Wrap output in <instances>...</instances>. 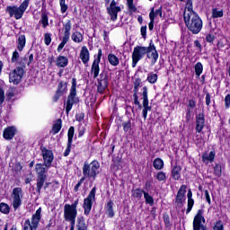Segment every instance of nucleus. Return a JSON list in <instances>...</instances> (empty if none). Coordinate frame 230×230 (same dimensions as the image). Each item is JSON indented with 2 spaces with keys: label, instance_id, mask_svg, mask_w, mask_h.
Returning a JSON list of instances; mask_svg holds the SVG:
<instances>
[{
  "label": "nucleus",
  "instance_id": "nucleus-1",
  "mask_svg": "<svg viewBox=\"0 0 230 230\" xmlns=\"http://www.w3.org/2000/svg\"><path fill=\"white\" fill-rule=\"evenodd\" d=\"M183 21L185 22L187 30H189V31H190L192 35H199V33H200V31H202V19H200L199 13H186V12H184Z\"/></svg>",
  "mask_w": 230,
  "mask_h": 230
},
{
  "label": "nucleus",
  "instance_id": "nucleus-2",
  "mask_svg": "<svg viewBox=\"0 0 230 230\" xmlns=\"http://www.w3.org/2000/svg\"><path fill=\"white\" fill-rule=\"evenodd\" d=\"M78 199H76L72 205L66 204L64 206V219L66 222L70 223V230H75V225L76 224V217L78 215Z\"/></svg>",
  "mask_w": 230,
  "mask_h": 230
},
{
  "label": "nucleus",
  "instance_id": "nucleus-3",
  "mask_svg": "<svg viewBox=\"0 0 230 230\" xmlns=\"http://www.w3.org/2000/svg\"><path fill=\"white\" fill-rule=\"evenodd\" d=\"M98 173H100V163L98 161L93 160L91 164L84 162L83 166V178L96 181Z\"/></svg>",
  "mask_w": 230,
  "mask_h": 230
},
{
  "label": "nucleus",
  "instance_id": "nucleus-4",
  "mask_svg": "<svg viewBox=\"0 0 230 230\" xmlns=\"http://www.w3.org/2000/svg\"><path fill=\"white\" fill-rule=\"evenodd\" d=\"M30 5V0H24L20 6L16 5H8L5 8L6 13H9V17H13L16 20L22 19V16L24 15V12L28 9V6Z\"/></svg>",
  "mask_w": 230,
  "mask_h": 230
},
{
  "label": "nucleus",
  "instance_id": "nucleus-5",
  "mask_svg": "<svg viewBox=\"0 0 230 230\" xmlns=\"http://www.w3.org/2000/svg\"><path fill=\"white\" fill-rule=\"evenodd\" d=\"M44 164H35V172L37 173V189L36 191L40 195V191L42 190V188H44V184L46 182V179H48V170L44 167Z\"/></svg>",
  "mask_w": 230,
  "mask_h": 230
},
{
  "label": "nucleus",
  "instance_id": "nucleus-6",
  "mask_svg": "<svg viewBox=\"0 0 230 230\" xmlns=\"http://www.w3.org/2000/svg\"><path fill=\"white\" fill-rule=\"evenodd\" d=\"M40 220H42V208L40 207L32 215L31 221L30 219L25 220L23 230H37Z\"/></svg>",
  "mask_w": 230,
  "mask_h": 230
},
{
  "label": "nucleus",
  "instance_id": "nucleus-7",
  "mask_svg": "<svg viewBox=\"0 0 230 230\" xmlns=\"http://www.w3.org/2000/svg\"><path fill=\"white\" fill-rule=\"evenodd\" d=\"M79 102H80V99L76 97V78L74 77L72 78V86L66 100V114H69V112L73 109V105L78 103Z\"/></svg>",
  "mask_w": 230,
  "mask_h": 230
},
{
  "label": "nucleus",
  "instance_id": "nucleus-8",
  "mask_svg": "<svg viewBox=\"0 0 230 230\" xmlns=\"http://www.w3.org/2000/svg\"><path fill=\"white\" fill-rule=\"evenodd\" d=\"M149 49L150 45L148 47L137 46L134 48L132 53V67H136L137 66V62L145 58V56L147 55Z\"/></svg>",
  "mask_w": 230,
  "mask_h": 230
},
{
  "label": "nucleus",
  "instance_id": "nucleus-9",
  "mask_svg": "<svg viewBox=\"0 0 230 230\" xmlns=\"http://www.w3.org/2000/svg\"><path fill=\"white\" fill-rule=\"evenodd\" d=\"M93 200H96V187H93L87 198L84 199L83 208L86 217H89V213H91V209H93Z\"/></svg>",
  "mask_w": 230,
  "mask_h": 230
},
{
  "label": "nucleus",
  "instance_id": "nucleus-10",
  "mask_svg": "<svg viewBox=\"0 0 230 230\" xmlns=\"http://www.w3.org/2000/svg\"><path fill=\"white\" fill-rule=\"evenodd\" d=\"M13 208L14 211H17L22 205V188L16 187L13 190L12 193Z\"/></svg>",
  "mask_w": 230,
  "mask_h": 230
},
{
  "label": "nucleus",
  "instance_id": "nucleus-11",
  "mask_svg": "<svg viewBox=\"0 0 230 230\" xmlns=\"http://www.w3.org/2000/svg\"><path fill=\"white\" fill-rule=\"evenodd\" d=\"M22 76H24L22 67H16L9 73V82L10 84H13V85H19L22 80Z\"/></svg>",
  "mask_w": 230,
  "mask_h": 230
},
{
  "label": "nucleus",
  "instance_id": "nucleus-12",
  "mask_svg": "<svg viewBox=\"0 0 230 230\" xmlns=\"http://www.w3.org/2000/svg\"><path fill=\"white\" fill-rule=\"evenodd\" d=\"M97 92L100 94H103L107 87H109V75L107 74V72H102L99 75V78L97 79Z\"/></svg>",
  "mask_w": 230,
  "mask_h": 230
},
{
  "label": "nucleus",
  "instance_id": "nucleus-13",
  "mask_svg": "<svg viewBox=\"0 0 230 230\" xmlns=\"http://www.w3.org/2000/svg\"><path fill=\"white\" fill-rule=\"evenodd\" d=\"M64 26V35L61 43L58 47V51L60 53L64 49L66 42H69V38L71 37V20H68Z\"/></svg>",
  "mask_w": 230,
  "mask_h": 230
},
{
  "label": "nucleus",
  "instance_id": "nucleus-14",
  "mask_svg": "<svg viewBox=\"0 0 230 230\" xmlns=\"http://www.w3.org/2000/svg\"><path fill=\"white\" fill-rule=\"evenodd\" d=\"M146 58L150 60V66H155L157 60H159V52L154 44L153 40L149 42V49L147 50Z\"/></svg>",
  "mask_w": 230,
  "mask_h": 230
},
{
  "label": "nucleus",
  "instance_id": "nucleus-15",
  "mask_svg": "<svg viewBox=\"0 0 230 230\" xmlns=\"http://www.w3.org/2000/svg\"><path fill=\"white\" fill-rule=\"evenodd\" d=\"M142 99H143V118L144 119H146V117L148 116V111H152V106L148 105V88L146 86H144L142 88Z\"/></svg>",
  "mask_w": 230,
  "mask_h": 230
},
{
  "label": "nucleus",
  "instance_id": "nucleus-16",
  "mask_svg": "<svg viewBox=\"0 0 230 230\" xmlns=\"http://www.w3.org/2000/svg\"><path fill=\"white\" fill-rule=\"evenodd\" d=\"M116 0H112L110 5L106 8L108 14L111 17V21H118V13L121 12V7L116 5Z\"/></svg>",
  "mask_w": 230,
  "mask_h": 230
},
{
  "label": "nucleus",
  "instance_id": "nucleus-17",
  "mask_svg": "<svg viewBox=\"0 0 230 230\" xmlns=\"http://www.w3.org/2000/svg\"><path fill=\"white\" fill-rule=\"evenodd\" d=\"M40 150L44 161V166H46V168H50L51 164L53 163V159H55V156L53 155V151L42 146L40 147Z\"/></svg>",
  "mask_w": 230,
  "mask_h": 230
},
{
  "label": "nucleus",
  "instance_id": "nucleus-18",
  "mask_svg": "<svg viewBox=\"0 0 230 230\" xmlns=\"http://www.w3.org/2000/svg\"><path fill=\"white\" fill-rule=\"evenodd\" d=\"M67 144H66V148L63 154L64 157H67L69 154H71V146L73 145V137H75V127L71 126L68 129L67 133Z\"/></svg>",
  "mask_w": 230,
  "mask_h": 230
},
{
  "label": "nucleus",
  "instance_id": "nucleus-19",
  "mask_svg": "<svg viewBox=\"0 0 230 230\" xmlns=\"http://www.w3.org/2000/svg\"><path fill=\"white\" fill-rule=\"evenodd\" d=\"M205 125H206V118H205L204 112L199 113L196 116V128H195L196 132L200 134V132H202V130L204 129Z\"/></svg>",
  "mask_w": 230,
  "mask_h": 230
},
{
  "label": "nucleus",
  "instance_id": "nucleus-20",
  "mask_svg": "<svg viewBox=\"0 0 230 230\" xmlns=\"http://www.w3.org/2000/svg\"><path fill=\"white\" fill-rule=\"evenodd\" d=\"M15 134H17V128L15 126H9L4 129L3 137L6 141H12L15 137Z\"/></svg>",
  "mask_w": 230,
  "mask_h": 230
},
{
  "label": "nucleus",
  "instance_id": "nucleus-21",
  "mask_svg": "<svg viewBox=\"0 0 230 230\" xmlns=\"http://www.w3.org/2000/svg\"><path fill=\"white\" fill-rule=\"evenodd\" d=\"M186 185H181L179 189L175 200V202H178V204L183 205L184 202H186Z\"/></svg>",
  "mask_w": 230,
  "mask_h": 230
},
{
  "label": "nucleus",
  "instance_id": "nucleus-22",
  "mask_svg": "<svg viewBox=\"0 0 230 230\" xmlns=\"http://www.w3.org/2000/svg\"><path fill=\"white\" fill-rule=\"evenodd\" d=\"M105 213L109 218H114V201L110 200L104 207Z\"/></svg>",
  "mask_w": 230,
  "mask_h": 230
},
{
  "label": "nucleus",
  "instance_id": "nucleus-23",
  "mask_svg": "<svg viewBox=\"0 0 230 230\" xmlns=\"http://www.w3.org/2000/svg\"><path fill=\"white\" fill-rule=\"evenodd\" d=\"M79 58H81L83 64L89 63L90 54H89V49H87V47H85V46L82 47Z\"/></svg>",
  "mask_w": 230,
  "mask_h": 230
},
{
  "label": "nucleus",
  "instance_id": "nucleus-24",
  "mask_svg": "<svg viewBox=\"0 0 230 230\" xmlns=\"http://www.w3.org/2000/svg\"><path fill=\"white\" fill-rule=\"evenodd\" d=\"M181 171L182 167H181V165H174L171 172V177H172L174 181H179L181 179Z\"/></svg>",
  "mask_w": 230,
  "mask_h": 230
},
{
  "label": "nucleus",
  "instance_id": "nucleus-25",
  "mask_svg": "<svg viewBox=\"0 0 230 230\" xmlns=\"http://www.w3.org/2000/svg\"><path fill=\"white\" fill-rule=\"evenodd\" d=\"M91 73L92 75L93 74V78H98V76L100 75V61L93 60L92 64Z\"/></svg>",
  "mask_w": 230,
  "mask_h": 230
},
{
  "label": "nucleus",
  "instance_id": "nucleus-26",
  "mask_svg": "<svg viewBox=\"0 0 230 230\" xmlns=\"http://www.w3.org/2000/svg\"><path fill=\"white\" fill-rule=\"evenodd\" d=\"M69 64V59L66 57L59 56L56 60V66L58 67H66Z\"/></svg>",
  "mask_w": 230,
  "mask_h": 230
},
{
  "label": "nucleus",
  "instance_id": "nucleus-27",
  "mask_svg": "<svg viewBox=\"0 0 230 230\" xmlns=\"http://www.w3.org/2000/svg\"><path fill=\"white\" fill-rule=\"evenodd\" d=\"M25 46H26V36L24 34H22L18 37V40H17L18 51H22Z\"/></svg>",
  "mask_w": 230,
  "mask_h": 230
},
{
  "label": "nucleus",
  "instance_id": "nucleus-28",
  "mask_svg": "<svg viewBox=\"0 0 230 230\" xmlns=\"http://www.w3.org/2000/svg\"><path fill=\"white\" fill-rule=\"evenodd\" d=\"M215 155H217V153L215 152V150L210 151L208 155L203 154L202 155L203 163H208V161L209 163H213V161H215Z\"/></svg>",
  "mask_w": 230,
  "mask_h": 230
},
{
  "label": "nucleus",
  "instance_id": "nucleus-29",
  "mask_svg": "<svg viewBox=\"0 0 230 230\" xmlns=\"http://www.w3.org/2000/svg\"><path fill=\"white\" fill-rule=\"evenodd\" d=\"M215 155H217V153L215 152V150L210 151L208 155L203 154L202 155L203 163H208V161L209 163H213V161H215Z\"/></svg>",
  "mask_w": 230,
  "mask_h": 230
},
{
  "label": "nucleus",
  "instance_id": "nucleus-30",
  "mask_svg": "<svg viewBox=\"0 0 230 230\" xmlns=\"http://www.w3.org/2000/svg\"><path fill=\"white\" fill-rule=\"evenodd\" d=\"M62 128V119H58L52 126V134H58Z\"/></svg>",
  "mask_w": 230,
  "mask_h": 230
},
{
  "label": "nucleus",
  "instance_id": "nucleus-31",
  "mask_svg": "<svg viewBox=\"0 0 230 230\" xmlns=\"http://www.w3.org/2000/svg\"><path fill=\"white\" fill-rule=\"evenodd\" d=\"M108 61L114 67H116V66H119V58H118V57H116L114 54L108 55Z\"/></svg>",
  "mask_w": 230,
  "mask_h": 230
},
{
  "label": "nucleus",
  "instance_id": "nucleus-32",
  "mask_svg": "<svg viewBox=\"0 0 230 230\" xmlns=\"http://www.w3.org/2000/svg\"><path fill=\"white\" fill-rule=\"evenodd\" d=\"M153 166L155 170H163L164 168V162L161 158H155L153 162Z\"/></svg>",
  "mask_w": 230,
  "mask_h": 230
},
{
  "label": "nucleus",
  "instance_id": "nucleus-33",
  "mask_svg": "<svg viewBox=\"0 0 230 230\" xmlns=\"http://www.w3.org/2000/svg\"><path fill=\"white\" fill-rule=\"evenodd\" d=\"M71 39L74 42L80 44L84 40V35L80 31H75L72 34Z\"/></svg>",
  "mask_w": 230,
  "mask_h": 230
},
{
  "label": "nucleus",
  "instance_id": "nucleus-34",
  "mask_svg": "<svg viewBox=\"0 0 230 230\" xmlns=\"http://www.w3.org/2000/svg\"><path fill=\"white\" fill-rule=\"evenodd\" d=\"M146 192V191L139 188L131 190L132 197H134V199H141V197H143V195H145Z\"/></svg>",
  "mask_w": 230,
  "mask_h": 230
},
{
  "label": "nucleus",
  "instance_id": "nucleus-35",
  "mask_svg": "<svg viewBox=\"0 0 230 230\" xmlns=\"http://www.w3.org/2000/svg\"><path fill=\"white\" fill-rule=\"evenodd\" d=\"M184 12L186 13H197L195 11H193V0H187Z\"/></svg>",
  "mask_w": 230,
  "mask_h": 230
},
{
  "label": "nucleus",
  "instance_id": "nucleus-36",
  "mask_svg": "<svg viewBox=\"0 0 230 230\" xmlns=\"http://www.w3.org/2000/svg\"><path fill=\"white\" fill-rule=\"evenodd\" d=\"M224 17V10H218L217 8H213L212 9V18L213 19H218Z\"/></svg>",
  "mask_w": 230,
  "mask_h": 230
},
{
  "label": "nucleus",
  "instance_id": "nucleus-37",
  "mask_svg": "<svg viewBox=\"0 0 230 230\" xmlns=\"http://www.w3.org/2000/svg\"><path fill=\"white\" fill-rule=\"evenodd\" d=\"M77 230H87V226H85V220L83 217L77 218Z\"/></svg>",
  "mask_w": 230,
  "mask_h": 230
},
{
  "label": "nucleus",
  "instance_id": "nucleus-38",
  "mask_svg": "<svg viewBox=\"0 0 230 230\" xmlns=\"http://www.w3.org/2000/svg\"><path fill=\"white\" fill-rule=\"evenodd\" d=\"M0 213H3L4 215H9L10 206L4 202L0 203Z\"/></svg>",
  "mask_w": 230,
  "mask_h": 230
},
{
  "label": "nucleus",
  "instance_id": "nucleus-39",
  "mask_svg": "<svg viewBox=\"0 0 230 230\" xmlns=\"http://www.w3.org/2000/svg\"><path fill=\"white\" fill-rule=\"evenodd\" d=\"M40 22H41L43 28H48V26H49L48 14L46 13H41V19H40Z\"/></svg>",
  "mask_w": 230,
  "mask_h": 230
},
{
  "label": "nucleus",
  "instance_id": "nucleus-40",
  "mask_svg": "<svg viewBox=\"0 0 230 230\" xmlns=\"http://www.w3.org/2000/svg\"><path fill=\"white\" fill-rule=\"evenodd\" d=\"M18 64L20 66H16V67H22V69L24 71V69H26V64L28 66V55H25L23 58H22L18 61Z\"/></svg>",
  "mask_w": 230,
  "mask_h": 230
},
{
  "label": "nucleus",
  "instance_id": "nucleus-41",
  "mask_svg": "<svg viewBox=\"0 0 230 230\" xmlns=\"http://www.w3.org/2000/svg\"><path fill=\"white\" fill-rule=\"evenodd\" d=\"M194 69H195L196 75L199 77L200 76V75H202V71H204V66H202V63L198 62L195 65Z\"/></svg>",
  "mask_w": 230,
  "mask_h": 230
},
{
  "label": "nucleus",
  "instance_id": "nucleus-42",
  "mask_svg": "<svg viewBox=\"0 0 230 230\" xmlns=\"http://www.w3.org/2000/svg\"><path fill=\"white\" fill-rule=\"evenodd\" d=\"M157 78H158V75L157 74H154V72H150L148 75H147V82H149V84H155V82H157Z\"/></svg>",
  "mask_w": 230,
  "mask_h": 230
},
{
  "label": "nucleus",
  "instance_id": "nucleus-43",
  "mask_svg": "<svg viewBox=\"0 0 230 230\" xmlns=\"http://www.w3.org/2000/svg\"><path fill=\"white\" fill-rule=\"evenodd\" d=\"M58 92L64 94V93H67V83H64V81H61L58 84Z\"/></svg>",
  "mask_w": 230,
  "mask_h": 230
},
{
  "label": "nucleus",
  "instance_id": "nucleus-44",
  "mask_svg": "<svg viewBox=\"0 0 230 230\" xmlns=\"http://www.w3.org/2000/svg\"><path fill=\"white\" fill-rule=\"evenodd\" d=\"M214 175H216V177H222V164H216L214 166Z\"/></svg>",
  "mask_w": 230,
  "mask_h": 230
},
{
  "label": "nucleus",
  "instance_id": "nucleus-45",
  "mask_svg": "<svg viewBox=\"0 0 230 230\" xmlns=\"http://www.w3.org/2000/svg\"><path fill=\"white\" fill-rule=\"evenodd\" d=\"M163 218H164V222L165 224V227H167L168 229H172V222L170 221V216L165 213L163 215Z\"/></svg>",
  "mask_w": 230,
  "mask_h": 230
},
{
  "label": "nucleus",
  "instance_id": "nucleus-46",
  "mask_svg": "<svg viewBox=\"0 0 230 230\" xmlns=\"http://www.w3.org/2000/svg\"><path fill=\"white\" fill-rule=\"evenodd\" d=\"M144 199L146 200V204H148L149 206L154 205V197L148 194V192H144Z\"/></svg>",
  "mask_w": 230,
  "mask_h": 230
},
{
  "label": "nucleus",
  "instance_id": "nucleus-47",
  "mask_svg": "<svg viewBox=\"0 0 230 230\" xmlns=\"http://www.w3.org/2000/svg\"><path fill=\"white\" fill-rule=\"evenodd\" d=\"M139 87H141V79L137 78L134 81V90H133L134 94H137V93H139Z\"/></svg>",
  "mask_w": 230,
  "mask_h": 230
},
{
  "label": "nucleus",
  "instance_id": "nucleus-48",
  "mask_svg": "<svg viewBox=\"0 0 230 230\" xmlns=\"http://www.w3.org/2000/svg\"><path fill=\"white\" fill-rule=\"evenodd\" d=\"M77 132H78L77 134L78 137H82L85 134V126H84L82 122H80L78 125Z\"/></svg>",
  "mask_w": 230,
  "mask_h": 230
},
{
  "label": "nucleus",
  "instance_id": "nucleus-49",
  "mask_svg": "<svg viewBox=\"0 0 230 230\" xmlns=\"http://www.w3.org/2000/svg\"><path fill=\"white\" fill-rule=\"evenodd\" d=\"M149 19H150V22L148 24L149 30L150 31H152L154 30V22L155 20H154V9H152V11L149 13Z\"/></svg>",
  "mask_w": 230,
  "mask_h": 230
},
{
  "label": "nucleus",
  "instance_id": "nucleus-50",
  "mask_svg": "<svg viewBox=\"0 0 230 230\" xmlns=\"http://www.w3.org/2000/svg\"><path fill=\"white\" fill-rule=\"evenodd\" d=\"M155 177L159 181V182L166 181V173L164 172H159Z\"/></svg>",
  "mask_w": 230,
  "mask_h": 230
},
{
  "label": "nucleus",
  "instance_id": "nucleus-51",
  "mask_svg": "<svg viewBox=\"0 0 230 230\" xmlns=\"http://www.w3.org/2000/svg\"><path fill=\"white\" fill-rule=\"evenodd\" d=\"M127 4L129 12H137V8L134 5V0H127Z\"/></svg>",
  "mask_w": 230,
  "mask_h": 230
},
{
  "label": "nucleus",
  "instance_id": "nucleus-52",
  "mask_svg": "<svg viewBox=\"0 0 230 230\" xmlns=\"http://www.w3.org/2000/svg\"><path fill=\"white\" fill-rule=\"evenodd\" d=\"M59 4H60V8H61V13H66V12H67L69 6H67V4H66V0H59Z\"/></svg>",
  "mask_w": 230,
  "mask_h": 230
},
{
  "label": "nucleus",
  "instance_id": "nucleus-53",
  "mask_svg": "<svg viewBox=\"0 0 230 230\" xmlns=\"http://www.w3.org/2000/svg\"><path fill=\"white\" fill-rule=\"evenodd\" d=\"M124 132H128L132 128V122L130 120L122 123Z\"/></svg>",
  "mask_w": 230,
  "mask_h": 230
},
{
  "label": "nucleus",
  "instance_id": "nucleus-54",
  "mask_svg": "<svg viewBox=\"0 0 230 230\" xmlns=\"http://www.w3.org/2000/svg\"><path fill=\"white\" fill-rule=\"evenodd\" d=\"M213 230H224V223L222 220H218L213 226Z\"/></svg>",
  "mask_w": 230,
  "mask_h": 230
},
{
  "label": "nucleus",
  "instance_id": "nucleus-55",
  "mask_svg": "<svg viewBox=\"0 0 230 230\" xmlns=\"http://www.w3.org/2000/svg\"><path fill=\"white\" fill-rule=\"evenodd\" d=\"M44 42L46 46H49V44H51V33L47 32L44 34Z\"/></svg>",
  "mask_w": 230,
  "mask_h": 230
},
{
  "label": "nucleus",
  "instance_id": "nucleus-56",
  "mask_svg": "<svg viewBox=\"0 0 230 230\" xmlns=\"http://www.w3.org/2000/svg\"><path fill=\"white\" fill-rule=\"evenodd\" d=\"M20 57L21 56L19 55V52L17 50H14L13 52V56H12V58H11L12 64H15V62H17V60H19Z\"/></svg>",
  "mask_w": 230,
  "mask_h": 230
},
{
  "label": "nucleus",
  "instance_id": "nucleus-57",
  "mask_svg": "<svg viewBox=\"0 0 230 230\" xmlns=\"http://www.w3.org/2000/svg\"><path fill=\"white\" fill-rule=\"evenodd\" d=\"M194 204H195V200H193V199H188V208L186 210L187 215L191 211V209H193Z\"/></svg>",
  "mask_w": 230,
  "mask_h": 230
},
{
  "label": "nucleus",
  "instance_id": "nucleus-58",
  "mask_svg": "<svg viewBox=\"0 0 230 230\" xmlns=\"http://www.w3.org/2000/svg\"><path fill=\"white\" fill-rule=\"evenodd\" d=\"M152 182H154V180H152V179L146 181V182H145V190L146 191H150V190H152Z\"/></svg>",
  "mask_w": 230,
  "mask_h": 230
},
{
  "label": "nucleus",
  "instance_id": "nucleus-59",
  "mask_svg": "<svg viewBox=\"0 0 230 230\" xmlns=\"http://www.w3.org/2000/svg\"><path fill=\"white\" fill-rule=\"evenodd\" d=\"M85 181V178L82 177L79 181L77 182V184L75 186L74 188V191L76 193V191H78V190H80V186H82V184H84V181Z\"/></svg>",
  "mask_w": 230,
  "mask_h": 230
},
{
  "label": "nucleus",
  "instance_id": "nucleus-60",
  "mask_svg": "<svg viewBox=\"0 0 230 230\" xmlns=\"http://www.w3.org/2000/svg\"><path fill=\"white\" fill-rule=\"evenodd\" d=\"M4 89L0 87V105H3V103H4Z\"/></svg>",
  "mask_w": 230,
  "mask_h": 230
},
{
  "label": "nucleus",
  "instance_id": "nucleus-61",
  "mask_svg": "<svg viewBox=\"0 0 230 230\" xmlns=\"http://www.w3.org/2000/svg\"><path fill=\"white\" fill-rule=\"evenodd\" d=\"M64 93H62L61 92H58V90H57V92H56V93H55V95H54V97H53V102H58V100H60V98H62V95H63Z\"/></svg>",
  "mask_w": 230,
  "mask_h": 230
},
{
  "label": "nucleus",
  "instance_id": "nucleus-62",
  "mask_svg": "<svg viewBox=\"0 0 230 230\" xmlns=\"http://www.w3.org/2000/svg\"><path fill=\"white\" fill-rule=\"evenodd\" d=\"M206 40L209 42L210 44L214 42L215 40V35L209 33L206 35Z\"/></svg>",
  "mask_w": 230,
  "mask_h": 230
},
{
  "label": "nucleus",
  "instance_id": "nucleus-63",
  "mask_svg": "<svg viewBox=\"0 0 230 230\" xmlns=\"http://www.w3.org/2000/svg\"><path fill=\"white\" fill-rule=\"evenodd\" d=\"M225 107H226V109H229V107H230V94H227L225 97Z\"/></svg>",
  "mask_w": 230,
  "mask_h": 230
},
{
  "label": "nucleus",
  "instance_id": "nucleus-64",
  "mask_svg": "<svg viewBox=\"0 0 230 230\" xmlns=\"http://www.w3.org/2000/svg\"><path fill=\"white\" fill-rule=\"evenodd\" d=\"M140 31L143 39H146V26H142Z\"/></svg>",
  "mask_w": 230,
  "mask_h": 230
}]
</instances>
